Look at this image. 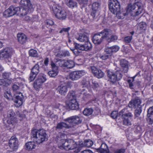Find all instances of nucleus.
<instances>
[{"label": "nucleus", "mask_w": 153, "mask_h": 153, "mask_svg": "<svg viewBox=\"0 0 153 153\" xmlns=\"http://www.w3.org/2000/svg\"><path fill=\"white\" fill-rule=\"evenodd\" d=\"M134 5H135V6L137 8V13H139L140 14L143 11V4L141 1L139 0L136 1Z\"/></svg>", "instance_id": "cd10ccee"}, {"label": "nucleus", "mask_w": 153, "mask_h": 153, "mask_svg": "<svg viewBox=\"0 0 153 153\" xmlns=\"http://www.w3.org/2000/svg\"><path fill=\"white\" fill-rule=\"evenodd\" d=\"M111 31H108L106 29V40L108 42L116 40L117 37L116 36H111Z\"/></svg>", "instance_id": "b1692460"}, {"label": "nucleus", "mask_w": 153, "mask_h": 153, "mask_svg": "<svg viewBox=\"0 0 153 153\" xmlns=\"http://www.w3.org/2000/svg\"><path fill=\"white\" fill-rule=\"evenodd\" d=\"M67 60L63 59H60L58 60L57 63L61 67H66Z\"/></svg>", "instance_id": "de8ad7c7"}, {"label": "nucleus", "mask_w": 153, "mask_h": 153, "mask_svg": "<svg viewBox=\"0 0 153 153\" xmlns=\"http://www.w3.org/2000/svg\"><path fill=\"white\" fill-rule=\"evenodd\" d=\"M10 74L9 73H5L3 75V77L5 79H7L9 76Z\"/></svg>", "instance_id": "774afa93"}, {"label": "nucleus", "mask_w": 153, "mask_h": 153, "mask_svg": "<svg viewBox=\"0 0 153 153\" xmlns=\"http://www.w3.org/2000/svg\"><path fill=\"white\" fill-rule=\"evenodd\" d=\"M77 146L76 143L72 139L68 140L62 145V147L66 150L73 149Z\"/></svg>", "instance_id": "0eeeda50"}, {"label": "nucleus", "mask_w": 153, "mask_h": 153, "mask_svg": "<svg viewBox=\"0 0 153 153\" xmlns=\"http://www.w3.org/2000/svg\"><path fill=\"white\" fill-rule=\"evenodd\" d=\"M79 4L82 6H84L87 4L88 0H76Z\"/></svg>", "instance_id": "603ef678"}, {"label": "nucleus", "mask_w": 153, "mask_h": 153, "mask_svg": "<svg viewBox=\"0 0 153 153\" xmlns=\"http://www.w3.org/2000/svg\"><path fill=\"white\" fill-rule=\"evenodd\" d=\"M66 105L67 108L72 110H77L79 108V105L76 100H73L72 101H66Z\"/></svg>", "instance_id": "a211bd4d"}, {"label": "nucleus", "mask_w": 153, "mask_h": 153, "mask_svg": "<svg viewBox=\"0 0 153 153\" xmlns=\"http://www.w3.org/2000/svg\"><path fill=\"white\" fill-rule=\"evenodd\" d=\"M81 85H85V86H88L89 85V82L88 81H86L84 80H82L81 82Z\"/></svg>", "instance_id": "680f3d73"}, {"label": "nucleus", "mask_w": 153, "mask_h": 153, "mask_svg": "<svg viewBox=\"0 0 153 153\" xmlns=\"http://www.w3.org/2000/svg\"><path fill=\"white\" fill-rule=\"evenodd\" d=\"M51 65L52 67L51 71H49L48 74L51 77H54L56 76L59 73L58 67L53 62H51Z\"/></svg>", "instance_id": "f3484780"}, {"label": "nucleus", "mask_w": 153, "mask_h": 153, "mask_svg": "<svg viewBox=\"0 0 153 153\" xmlns=\"http://www.w3.org/2000/svg\"><path fill=\"white\" fill-rule=\"evenodd\" d=\"M29 54L30 56H31L36 57L38 56V53L36 51L31 49L29 51Z\"/></svg>", "instance_id": "8fccbe9b"}, {"label": "nucleus", "mask_w": 153, "mask_h": 153, "mask_svg": "<svg viewBox=\"0 0 153 153\" xmlns=\"http://www.w3.org/2000/svg\"><path fill=\"white\" fill-rule=\"evenodd\" d=\"M93 142L90 140H85L83 143L84 146L88 147H90L93 145Z\"/></svg>", "instance_id": "a18cd8bd"}, {"label": "nucleus", "mask_w": 153, "mask_h": 153, "mask_svg": "<svg viewBox=\"0 0 153 153\" xmlns=\"http://www.w3.org/2000/svg\"><path fill=\"white\" fill-rule=\"evenodd\" d=\"M74 150V152L75 153H77L79 152L81 150V147H80L79 146H76L75 148L73 149Z\"/></svg>", "instance_id": "052dcab7"}, {"label": "nucleus", "mask_w": 153, "mask_h": 153, "mask_svg": "<svg viewBox=\"0 0 153 153\" xmlns=\"http://www.w3.org/2000/svg\"><path fill=\"white\" fill-rule=\"evenodd\" d=\"M114 14H116L117 17L118 18L120 19H122L124 18V16L126 15V13L120 11V9L118 10L117 12L115 13H113Z\"/></svg>", "instance_id": "72a5a7b5"}, {"label": "nucleus", "mask_w": 153, "mask_h": 153, "mask_svg": "<svg viewBox=\"0 0 153 153\" xmlns=\"http://www.w3.org/2000/svg\"><path fill=\"white\" fill-rule=\"evenodd\" d=\"M55 55L58 57H61L63 56H69L70 55V53L68 51L66 50L62 51H59L58 52H55Z\"/></svg>", "instance_id": "c756f323"}, {"label": "nucleus", "mask_w": 153, "mask_h": 153, "mask_svg": "<svg viewBox=\"0 0 153 153\" xmlns=\"http://www.w3.org/2000/svg\"><path fill=\"white\" fill-rule=\"evenodd\" d=\"M119 49L118 46H115L111 47L108 51H106V59L108 58L110 60L111 54L113 52H117Z\"/></svg>", "instance_id": "4be33fe9"}, {"label": "nucleus", "mask_w": 153, "mask_h": 153, "mask_svg": "<svg viewBox=\"0 0 153 153\" xmlns=\"http://www.w3.org/2000/svg\"><path fill=\"white\" fill-rule=\"evenodd\" d=\"M132 39V36H128L125 37V42L126 43H129Z\"/></svg>", "instance_id": "bf43d9fd"}, {"label": "nucleus", "mask_w": 153, "mask_h": 153, "mask_svg": "<svg viewBox=\"0 0 153 153\" xmlns=\"http://www.w3.org/2000/svg\"><path fill=\"white\" fill-rule=\"evenodd\" d=\"M107 74L108 77L109 78L110 81L113 83L120 80L122 77V74L120 71L114 72L108 71L107 72Z\"/></svg>", "instance_id": "20e7f679"}, {"label": "nucleus", "mask_w": 153, "mask_h": 153, "mask_svg": "<svg viewBox=\"0 0 153 153\" xmlns=\"http://www.w3.org/2000/svg\"><path fill=\"white\" fill-rule=\"evenodd\" d=\"M74 63L71 60H67L66 67L68 68H71L74 67Z\"/></svg>", "instance_id": "79ce46f5"}, {"label": "nucleus", "mask_w": 153, "mask_h": 153, "mask_svg": "<svg viewBox=\"0 0 153 153\" xmlns=\"http://www.w3.org/2000/svg\"><path fill=\"white\" fill-rule=\"evenodd\" d=\"M78 45H79V44H76L75 46V49H71L73 51L74 53L76 55H78L79 53H80L82 51L80 48H78Z\"/></svg>", "instance_id": "a19ab883"}, {"label": "nucleus", "mask_w": 153, "mask_h": 153, "mask_svg": "<svg viewBox=\"0 0 153 153\" xmlns=\"http://www.w3.org/2000/svg\"><path fill=\"white\" fill-rule=\"evenodd\" d=\"M65 121L68 122L72 125L71 126H73L74 124H78L82 122V120L80 118L77 116H71L67 118L64 120Z\"/></svg>", "instance_id": "9b49d317"}, {"label": "nucleus", "mask_w": 153, "mask_h": 153, "mask_svg": "<svg viewBox=\"0 0 153 153\" xmlns=\"http://www.w3.org/2000/svg\"><path fill=\"white\" fill-rule=\"evenodd\" d=\"M91 69L94 75L98 78H102L104 74L100 70L94 66L91 67Z\"/></svg>", "instance_id": "6ab92c4d"}, {"label": "nucleus", "mask_w": 153, "mask_h": 153, "mask_svg": "<svg viewBox=\"0 0 153 153\" xmlns=\"http://www.w3.org/2000/svg\"><path fill=\"white\" fill-rule=\"evenodd\" d=\"M85 44L80 45H78V48H80L81 50L87 51L90 50L92 48V45L89 42V40L85 42Z\"/></svg>", "instance_id": "5701e85b"}, {"label": "nucleus", "mask_w": 153, "mask_h": 153, "mask_svg": "<svg viewBox=\"0 0 153 153\" xmlns=\"http://www.w3.org/2000/svg\"><path fill=\"white\" fill-rule=\"evenodd\" d=\"M111 117L113 119H115L119 117V119L120 117V116L119 115V113L118 114L117 111H113L111 114Z\"/></svg>", "instance_id": "09e8293b"}, {"label": "nucleus", "mask_w": 153, "mask_h": 153, "mask_svg": "<svg viewBox=\"0 0 153 153\" xmlns=\"http://www.w3.org/2000/svg\"><path fill=\"white\" fill-rule=\"evenodd\" d=\"M125 152V149H121L116 150L114 153H124Z\"/></svg>", "instance_id": "338daca9"}, {"label": "nucleus", "mask_w": 153, "mask_h": 153, "mask_svg": "<svg viewBox=\"0 0 153 153\" xmlns=\"http://www.w3.org/2000/svg\"><path fill=\"white\" fill-rule=\"evenodd\" d=\"M142 111V107H139L136 108L134 111V114L135 117H138Z\"/></svg>", "instance_id": "c03bdc74"}, {"label": "nucleus", "mask_w": 153, "mask_h": 153, "mask_svg": "<svg viewBox=\"0 0 153 153\" xmlns=\"http://www.w3.org/2000/svg\"><path fill=\"white\" fill-rule=\"evenodd\" d=\"M108 6L110 10L112 13H115L120 8V3L117 0H109Z\"/></svg>", "instance_id": "39448f33"}, {"label": "nucleus", "mask_w": 153, "mask_h": 153, "mask_svg": "<svg viewBox=\"0 0 153 153\" xmlns=\"http://www.w3.org/2000/svg\"><path fill=\"white\" fill-rule=\"evenodd\" d=\"M12 88L14 92L16 93L17 94L20 92L19 91V87H12Z\"/></svg>", "instance_id": "69168bd1"}, {"label": "nucleus", "mask_w": 153, "mask_h": 153, "mask_svg": "<svg viewBox=\"0 0 153 153\" xmlns=\"http://www.w3.org/2000/svg\"><path fill=\"white\" fill-rule=\"evenodd\" d=\"M46 80V76L44 74H41L39 78L37 79L34 83V86H40Z\"/></svg>", "instance_id": "aec40b11"}, {"label": "nucleus", "mask_w": 153, "mask_h": 153, "mask_svg": "<svg viewBox=\"0 0 153 153\" xmlns=\"http://www.w3.org/2000/svg\"><path fill=\"white\" fill-rule=\"evenodd\" d=\"M20 4L22 7H26L28 9H32V5L30 0H21Z\"/></svg>", "instance_id": "393cba45"}, {"label": "nucleus", "mask_w": 153, "mask_h": 153, "mask_svg": "<svg viewBox=\"0 0 153 153\" xmlns=\"http://www.w3.org/2000/svg\"><path fill=\"white\" fill-rule=\"evenodd\" d=\"M71 127V125H69L64 122H61L58 123L56 127V129H62L63 128H69Z\"/></svg>", "instance_id": "7c9ffc66"}, {"label": "nucleus", "mask_w": 153, "mask_h": 153, "mask_svg": "<svg viewBox=\"0 0 153 153\" xmlns=\"http://www.w3.org/2000/svg\"><path fill=\"white\" fill-rule=\"evenodd\" d=\"M25 147L27 150H31L35 148L36 146L34 142H29L25 144Z\"/></svg>", "instance_id": "2f4dec72"}, {"label": "nucleus", "mask_w": 153, "mask_h": 153, "mask_svg": "<svg viewBox=\"0 0 153 153\" xmlns=\"http://www.w3.org/2000/svg\"><path fill=\"white\" fill-rule=\"evenodd\" d=\"M100 6V4L97 2H94L92 4L91 7L92 11L91 15L93 18H94L99 15V10Z\"/></svg>", "instance_id": "9d476101"}, {"label": "nucleus", "mask_w": 153, "mask_h": 153, "mask_svg": "<svg viewBox=\"0 0 153 153\" xmlns=\"http://www.w3.org/2000/svg\"><path fill=\"white\" fill-rule=\"evenodd\" d=\"M14 53V51L12 48H6L0 52V59H3L10 58Z\"/></svg>", "instance_id": "423d86ee"}, {"label": "nucleus", "mask_w": 153, "mask_h": 153, "mask_svg": "<svg viewBox=\"0 0 153 153\" xmlns=\"http://www.w3.org/2000/svg\"><path fill=\"white\" fill-rule=\"evenodd\" d=\"M74 72H75V75L76 76L77 80L85 74V72L83 71Z\"/></svg>", "instance_id": "37998d69"}, {"label": "nucleus", "mask_w": 153, "mask_h": 153, "mask_svg": "<svg viewBox=\"0 0 153 153\" xmlns=\"http://www.w3.org/2000/svg\"><path fill=\"white\" fill-rule=\"evenodd\" d=\"M70 29V27L63 28L59 31L60 33H62L63 32H68Z\"/></svg>", "instance_id": "0e129e2a"}, {"label": "nucleus", "mask_w": 153, "mask_h": 153, "mask_svg": "<svg viewBox=\"0 0 153 153\" xmlns=\"http://www.w3.org/2000/svg\"><path fill=\"white\" fill-rule=\"evenodd\" d=\"M70 78L72 80H76V78L74 71L71 73L69 75Z\"/></svg>", "instance_id": "6e6d98bb"}, {"label": "nucleus", "mask_w": 153, "mask_h": 153, "mask_svg": "<svg viewBox=\"0 0 153 153\" xmlns=\"http://www.w3.org/2000/svg\"><path fill=\"white\" fill-rule=\"evenodd\" d=\"M52 10L56 17L58 19L63 20L66 18L67 15L65 11L59 4H54Z\"/></svg>", "instance_id": "f03ea898"}, {"label": "nucleus", "mask_w": 153, "mask_h": 153, "mask_svg": "<svg viewBox=\"0 0 153 153\" xmlns=\"http://www.w3.org/2000/svg\"><path fill=\"white\" fill-rule=\"evenodd\" d=\"M147 114L153 115V106L150 107L148 110Z\"/></svg>", "instance_id": "e2e57ef3"}, {"label": "nucleus", "mask_w": 153, "mask_h": 153, "mask_svg": "<svg viewBox=\"0 0 153 153\" xmlns=\"http://www.w3.org/2000/svg\"><path fill=\"white\" fill-rule=\"evenodd\" d=\"M68 98L67 101H72L73 100H76V97L75 94L73 93H69L67 95Z\"/></svg>", "instance_id": "49530a36"}, {"label": "nucleus", "mask_w": 153, "mask_h": 153, "mask_svg": "<svg viewBox=\"0 0 153 153\" xmlns=\"http://www.w3.org/2000/svg\"><path fill=\"white\" fill-rule=\"evenodd\" d=\"M119 115L120 116L123 120V123L126 126L131 125V121L132 117L131 113L128 112L127 108H125L119 112Z\"/></svg>", "instance_id": "7ed1b4c3"}, {"label": "nucleus", "mask_w": 153, "mask_h": 153, "mask_svg": "<svg viewBox=\"0 0 153 153\" xmlns=\"http://www.w3.org/2000/svg\"><path fill=\"white\" fill-rule=\"evenodd\" d=\"M146 27V25L145 22H141L140 23L137 25V28L138 30L143 32L145 30Z\"/></svg>", "instance_id": "c9c22d12"}, {"label": "nucleus", "mask_w": 153, "mask_h": 153, "mask_svg": "<svg viewBox=\"0 0 153 153\" xmlns=\"http://www.w3.org/2000/svg\"><path fill=\"white\" fill-rule=\"evenodd\" d=\"M93 111V109L91 108H85L83 111V114L86 116H88L91 115Z\"/></svg>", "instance_id": "e433bc0d"}, {"label": "nucleus", "mask_w": 153, "mask_h": 153, "mask_svg": "<svg viewBox=\"0 0 153 153\" xmlns=\"http://www.w3.org/2000/svg\"><path fill=\"white\" fill-rule=\"evenodd\" d=\"M19 142L17 138L15 136H12L9 140V145L10 148L13 150L18 148Z\"/></svg>", "instance_id": "dca6fc26"}, {"label": "nucleus", "mask_w": 153, "mask_h": 153, "mask_svg": "<svg viewBox=\"0 0 153 153\" xmlns=\"http://www.w3.org/2000/svg\"><path fill=\"white\" fill-rule=\"evenodd\" d=\"M40 63V62L39 63H38L37 64H36L32 68L31 70V72L33 73H34L36 75L39 73V65L38 64L39 63Z\"/></svg>", "instance_id": "ea45409f"}, {"label": "nucleus", "mask_w": 153, "mask_h": 153, "mask_svg": "<svg viewBox=\"0 0 153 153\" xmlns=\"http://www.w3.org/2000/svg\"><path fill=\"white\" fill-rule=\"evenodd\" d=\"M18 95H15L13 97V100L15 103V106L16 107H19L22 105L24 97L21 92H19Z\"/></svg>", "instance_id": "4468645a"}, {"label": "nucleus", "mask_w": 153, "mask_h": 153, "mask_svg": "<svg viewBox=\"0 0 153 153\" xmlns=\"http://www.w3.org/2000/svg\"><path fill=\"white\" fill-rule=\"evenodd\" d=\"M128 62L124 59H121L120 61V65L123 68L124 72L126 73L128 70Z\"/></svg>", "instance_id": "c85d7f7f"}, {"label": "nucleus", "mask_w": 153, "mask_h": 153, "mask_svg": "<svg viewBox=\"0 0 153 153\" xmlns=\"http://www.w3.org/2000/svg\"><path fill=\"white\" fill-rule=\"evenodd\" d=\"M19 7V10H18V12H16V15L18 16H25L27 14L30 12L32 9H28L26 8V7Z\"/></svg>", "instance_id": "412c9836"}, {"label": "nucleus", "mask_w": 153, "mask_h": 153, "mask_svg": "<svg viewBox=\"0 0 153 153\" xmlns=\"http://www.w3.org/2000/svg\"><path fill=\"white\" fill-rule=\"evenodd\" d=\"M11 82V81L8 79L4 80L3 79H0V85H3V86H7L9 85Z\"/></svg>", "instance_id": "4c0bfd02"}, {"label": "nucleus", "mask_w": 153, "mask_h": 153, "mask_svg": "<svg viewBox=\"0 0 153 153\" xmlns=\"http://www.w3.org/2000/svg\"><path fill=\"white\" fill-rule=\"evenodd\" d=\"M37 75L34 74V73H33L31 72V73L30 74V76L29 77V80L30 82H31L34 79H35Z\"/></svg>", "instance_id": "4d7b16f0"}, {"label": "nucleus", "mask_w": 153, "mask_h": 153, "mask_svg": "<svg viewBox=\"0 0 153 153\" xmlns=\"http://www.w3.org/2000/svg\"><path fill=\"white\" fill-rule=\"evenodd\" d=\"M105 144L102 143L101 144L100 147L95 149L97 152L99 153H105Z\"/></svg>", "instance_id": "58836bf2"}, {"label": "nucleus", "mask_w": 153, "mask_h": 153, "mask_svg": "<svg viewBox=\"0 0 153 153\" xmlns=\"http://www.w3.org/2000/svg\"><path fill=\"white\" fill-rule=\"evenodd\" d=\"M4 96L9 100H13V97L11 95V94H7L6 93H4Z\"/></svg>", "instance_id": "13d9d810"}, {"label": "nucleus", "mask_w": 153, "mask_h": 153, "mask_svg": "<svg viewBox=\"0 0 153 153\" xmlns=\"http://www.w3.org/2000/svg\"><path fill=\"white\" fill-rule=\"evenodd\" d=\"M76 39L82 42H86L89 40L88 36L84 34H78L77 36H75Z\"/></svg>", "instance_id": "bb28decb"}, {"label": "nucleus", "mask_w": 153, "mask_h": 153, "mask_svg": "<svg viewBox=\"0 0 153 153\" xmlns=\"http://www.w3.org/2000/svg\"><path fill=\"white\" fill-rule=\"evenodd\" d=\"M136 76V75H135L134 76L128 80V82L129 84V86H133V85H134V79Z\"/></svg>", "instance_id": "864d4df0"}, {"label": "nucleus", "mask_w": 153, "mask_h": 153, "mask_svg": "<svg viewBox=\"0 0 153 153\" xmlns=\"http://www.w3.org/2000/svg\"><path fill=\"white\" fill-rule=\"evenodd\" d=\"M68 0H65V1L67 6L69 7L73 8L77 7V3L72 0H69L68 2H67Z\"/></svg>", "instance_id": "473e14b6"}, {"label": "nucleus", "mask_w": 153, "mask_h": 153, "mask_svg": "<svg viewBox=\"0 0 153 153\" xmlns=\"http://www.w3.org/2000/svg\"><path fill=\"white\" fill-rule=\"evenodd\" d=\"M19 8L10 6L3 13V16L5 17H9L16 14V12H18Z\"/></svg>", "instance_id": "6e6552de"}, {"label": "nucleus", "mask_w": 153, "mask_h": 153, "mask_svg": "<svg viewBox=\"0 0 153 153\" xmlns=\"http://www.w3.org/2000/svg\"><path fill=\"white\" fill-rule=\"evenodd\" d=\"M136 7L135 5L129 4L126 10L127 14L133 16H135L140 15L139 13H137V10H136Z\"/></svg>", "instance_id": "2eb2a0df"}, {"label": "nucleus", "mask_w": 153, "mask_h": 153, "mask_svg": "<svg viewBox=\"0 0 153 153\" xmlns=\"http://www.w3.org/2000/svg\"><path fill=\"white\" fill-rule=\"evenodd\" d=\"M105 38V31L104 30L99 34L94 35L93 38L94 43L95 44H100Z\"/></svg>", "instance_id": "1a4fd4ad"}, {"label": "nucleus", "mask_w": 153, "mask_h": 153, "mask_svg": "<svg viewBox=\"0 0 153 153\" xmlns=\"http://www.w3.org/2000/svg\"><path fill=\"white\" fill-rule=\"evenodd\" d=\"M141 100L140 98L136 97L133 98L129 102L128 107L130 108H136L137 107H142L140 105Z\"/></svg>", "instance_id": "f8f14e48"}, {"label": "nucleus", "mask_w": 153, "mask_h": 153, "mask_svg": "<svg viewBox=\"0 0 153 153\" xmlns=\"http://www.w3.org/2000/svg\"><path fill=\"white\" fill-rule=\"evenodd\" d=\"M31 134L34 141L38 144H40L48 139V137L46 131L43 129H33L31 131Z\"/></svg>", "instance_id": "f257e3e1"}, {"label": "nucleus", "mask_w": 153, "mask_h": 153, "mask_svg": "<svg viewBox=\"0 0 153 153\" xmlns=\"http://www.w3.org/2000/svg\"><path fill=\"white\" fill-rule=\"evenodd\" d=\"M45 23L47 26L48 27L51 25H53L54 24V22L51 20L47 19L45 21Z\"/></svg>", "instance_id": "5fc2aeb1"}, {"label": "nucleus", "mask_w": 153, "mask_h": 153, "mask_svg": "<svg viewBox=\"0 0 153 153\" xmlns=\"http://www.w3.org/2000/svg\"><path fill=\"white\" fill-rule=\"evenodd\" d=\"M15 115L13 110L10 109L7 111V115L8 120L7 122L9 124L13 125L17 122V120L15 117Z\"/></svg>", "instance_id": "ddd939ff"}, {"label": "nucleus", "mask_w": 153, "mask_h": 153, "mask_svg": "<svg viewBox=\"0 0 153 153\" xmlns=\"http://www.w3.org/2000/svg\"><path fill=\"white\" fill-rule=\"evenodd\" d=\"M17 38L19 42L22 44L25 43L27 39L26 36L22 33H18Z\"/></svg>", "instance_id": "a878e982"}, {"label": "nucleus", "mask_w": 153, "mask_h": 153, "mask_svg": "<svg viewBox=\"0 0 153 153\" xmlns=\"http://www.w3.org/2000/svg\"><path fill=\"white\" fill-rule=\"evenodd\" d=\"M56 90L60 94L64 95H65L67 91V87H58Z\"/></svg>", "instance_id": "f704fd0d"}, {"label": "nucleus", "mask_w": 153, "mask_h": 153, "mask_svg": "<svg viewBox=\"0 0 153 153\" xmlns=\"http://www.w3.org/2000/svg\"><path fill=\"white\" fill-rule=\"evenodd\" d=\"M146 120L149 124H152L153 123V115L147 114Z\"/></svg>", "instance_id": "3c124183"}]
</instances>
